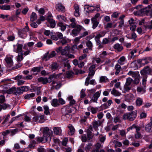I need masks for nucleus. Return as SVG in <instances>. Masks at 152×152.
Listing matches in <instances>:
<instances>
[{"instance_id":"obj_42","label":"nucleus","mask_w":152,"mask_h":152,"mask_svg":"<svg viewBox=\"0 0 152 152\" xmlns=\"http://www.w3.org/2000/svg\"><path fill=\"white\" fill-rule=\"evenodd\" d=\"M34 91L36 92L37 95H39L40 93V88L36 86H34L33 88Z\"/></svg>"},{"instance_id":"obj_4","label":"nucleus","mask_w":152,"mask_h":152,"mask_svg":"<svg viewBox=\"0 0 152 152\" xmlns=\"http://www.w3.org/2000/svg\"><path fill=\"white\" fill-rule=\"evenodd\" d=\"M81 30L85 31V29L82 26L79 25H76V28L72 30V34L74 36H76L79 34Z\"/></svg>"},{"instance_id":"obj_62","label":"nucleus","mask_w":152,"mask_h":152,"mask_svg":"<svg viewBox=\"0 0 152 152\" xmlns=\"http://www.w3.org/2000/svg\"><path fill=\"white\" fill-rule=\"evenodd\" d=\"M114 142L115 143V148H116L117 146L120 147L122 146V143L120 142L115 140L114 141Z\"/></svg>"},{"instance_id":"obj_52","label":"nucleus","mask_w":152,"mask_h":152,"mask_svg":"<svg viewBox=\"0 0 152 152\" xmlns=\"http://www.w3.org/2000/svg\"><path fill=\"white\" fill-rule=\"evenodd\" d=\"M145 28L149 29H152V20L150 22L148 23L145 26Z\"/></svg>"},{"instance_id":"obj_43","label":"nucleus","mask_w":152,"mask_h":152,"mask_svg":"<svg viewBox=\"0 0 152 152\" xmlns=\"http://www.w3.org/2000/svg\"><path fill=\"white\" fill-rule=\"evenodd\" d=\"M37 19L36 14L34 12H32L30 17V20L34 21Z\"/></svg>"},{"instance_id":"obj_35","label":"nucleus","mask_w":152,"mask_h":152,"mask_svg":"<svg viewBox=\"0 0 152 152\" xmlns=\"http://www.w3.org/2000/svg\"><path fill=\"white\" fill-rule=\"evenodd\" d=\"M111 94L114 95L115 96H119L121 95V93L115 89V88H113L111 91Z\"/></svg>"},{"instance_id":"obj_49","label":"nucleus","mask_w":152,"mask_h":152,"mask_svg":"<svg viewBox=\"0 0 152 152\" xmlns=\"http://www.w3.org/2000/svg\"><path fill=\"white\" fill-rule=\"evenodd\" d=\"M32 121L34 122H38L39 123H41L42 122L39 119V118H38V115H37V116H34L32 119Z\"/></svg>"},{"instance_id":"obj_40","label":"nucleus","mask_w":152,"mask_h":152,"mask_svg":"<svg viewBox=\"0 0 152 152\" xmlns=\"http://www.w3.org/2000/svg\"><path fill=\"white\" fill-rule=\"evenodd\" d=\"M145 11V12H146L152 13V4L146 7Z\"/></svg>"},{"instance_id":"obj_3","label":"nucleus","mask_w":152,"mask_h":152,"mask_svg":"<svg viewBox=\"0 0 152 152\" xmlns=\"http://www.w3.org/2000/svg\"><path fill=\"white\" fill-rule=\"evenodd\" d=\"M13 57V55H7L4 59L6 63L7 66L9 67H10L13 65V62L12 58Z\"/></svg>"},{"instance_id":"obj_1","label":"nucleus","mask_w":152,"mask_h":152,"mask_svg":"<svg viewBox=\"0 0 152 152\" xmlns=\"http://www.w3.org/2000/svg\"><path fill=\"white\" fill-rule=\"evenodd\" d=\"M137 112L134 110L131 113H126L124 115L123 118L124 120L127 119L129 121H133L137 116Z\"/></svg>"},{"instance_id":"obj_13","label":"nucleus","mask_w":152,"mask_h":152,"mask_svg":"<svg viewBox=\"0 0 152 152\" xmlns=\"http://www.w3.org/2000/svg\"><path fill=\"white\" fill-rule=\"evenodd\" d=\"M56 9L58 11L62 12H64L65 10V7L61 3H58L56 5Z\"/></svg>"},{"instance_id":"obj_59","label":"nucleus","mask_w":152,"mask_h":152,"mask_svg":"<svg viewBox=\"0 0 152 152\" xmlns=\"http://www.w3.org/2000/svg\"><path fill=\"white\" fill-rule=\"evenodd\" d=\"M20 31H22L23 32H24L26 33L27 32L29 31V28L28 26H26L25 27L22 29L19 30Z\"/></svg>"},{"instance_id":"obj_61","label":"nucleus","mask_w":152,"mask_h":152,"mask_svg":"<svg viewBox=\"0 0 152 152\" xmlns=\"http://www.w3.org/2000/svg\"><path fill=\"white\" fill-rule=\"evenodd\" d=\"M40 71V67H34L32 69L31 71L33 72H39Z\"/></svg>"},{"instance_id":"obj_9","label":"nucleus","mask_w":152,"mask_h":152,"mask_svg":"<svg viewBox=\"0 0 152 152\" xmlns=\"http://www.w3.org/2000/svg\"><path fill=\"white\" fill-rule=\"evenodd\" d=\"M52 132V131L50 130L48 127H45L44 128L43 136L48 140V138H50V136Z\"/></svg>"},{"instance_id":"obj_47","label":"nucleus","mask_w":152,"mask_h":152,"mask_svg":"<svg viewBox=\"0 0 152 152\" xmlns=\"http://www.w3.org/2000/svg\"><path fill=\"white\" fill-rule=\"evenodd\" d=\"M15 91V87H12L11 88L8 89L7 91V94H10L13 93L14 94V92Z\"/></svg>"},{"instance_id":"obj_37","label":"nucleus","mask_w":152,"mask_h":152,"mask_svg":"<svg viewBox=\"0 0 152 152\" xmlns=\"http://www.w3.org/2000/svg\"><path fill=\"white\" fill-rule=\"evenodd\" d=\"M54 133L57 135H59L61 133V130L60 128L56 127L53 129Z\"/></svg>"},{"instance_id":"obj_10","label":"nucleus","mask_w":152,"mask_h":152,"mask_svg":"<svg viewBox=\"0 0 152 152\" xmlns=\"http://www.w3.org/2000/svg\"><path fill=\"white\" fill-rule=\"evenodd\" d=\"M101 90H99L96 92L91 98V100L94 102L97 103V100L100 97Z\"/></svg>"},{"instance_id":"obj_12","label":"nucleus","mask_w":152,"mask_h":152,"mask_svg":"<svg viewBox=\"0 0 152 152\" xmlns=\"http://www.w3.org/2000/svg\"><path fill=\"white\" fill-rule=\"evenodd\" d=\"M151 121L148 123L145 127V130L147 132H151L152 131V118H151Z\"/></svg>"},{"instance_id":"obj_39","label":"nucleus","mask_w":152,"mask_h":152,"mask_svg":"<svg viewBox=\"0 0 152 152\" xmlns=\"http://www.w3.org/2000/svg\"><path fill=\"white\" fill-rule=\"evenodd\" d=\"M126 60V58L124 56L121 57L118 60V62L121 65H123L124 64V62Z\"/></svg>"},{"instance_id":"obj_14","label":"nucleus","mask_w":152,"mask_h":152,"mask_svg":"<svg viewBox=\"0 0 152 152\" xmlns=\"http://www.w3.org/2000/svg\"><path fill=\"white\" fill-rule=\"evenodd\" d=\"M74 8L75 11L74 12L75 16L76 17L80 16L79 8L77 4H75L74 6Z\"/></svg>"},{"instance_id":"obj_28","label":"nucleus","mask_w":152,"mask_h":152,"mask_svg":"<svg viewBox=\"0 0 152 152\" xmlns=\"http://www.w3.org/2000/svg\"><path fill=\"white\" fill-rule=\"evenodd\" d=\"M21 31L18 30V34L19 36L22 39H25L27 37V34L26 33L23 32Z\"/></svg>"},{"instance_id":"obj_18","label":"nucleus","mask_w":152,"mask_h":152,"mask_svg":"<svg viewBox=\"0 0 152 152\" xmlns=\"http://www.w3.org/2000/svg\"><path fill=\"white\" fill-rule=\"evenodd\" d=\"M91 21L93 25L92 28L93 29H95L98 26L99 23V21L96 18H92L91 19Z\"/></svg>"},{"instance_id":"obj_8","label":"nucleus","mask_w":152,"mask_h":152,"mask_svg":"<svg viewBox=\"0 0 152 152\" xmlns=\"http://www.w3.org/2000/svg\"><path fill=\"white\" fill-rule=\"evenodd\" d=\"M61 111L62 113L65 116L69 115L68 113H69L72 112L70 106H64L61 108Z\"/></svg>"},{"instance_id":"obj_58","label":"nucleus","mask_w":152,"mask_h":152,"mask_svg":"<svg viewBox=\"0 0 152 152\" xmlns=\"http://www.w3.org/2000/svg\"><path fill=\"white\" fill-rule=\"evenodd\" d=\"M92 145L91 143H89L85 147V150L87 152H88L90 149L91 148V146Z\"/></svg>"},{"instance_id":"obj_24","label":"nucleus","mask_w":152,"mask_h":152,"mask_svg":"<svg viewBox=\"0 0 152 152\" xmlns=\"http://www.w3.org/2000/svg\"><path fill=\"white\" fill-rule=\"evenodd\" d=\"M135 8L137 9L138 10V11L141 13H142L146 11V7L145 8L142 7V6L140 5L137 6Z\"/></svg>"},{"instance_id":"obj_21","label":"nucleus","mask_w":152,"mask_h":152,"mask_svg":"<svg viewBox=\"0 0 152 152\" xmlns=\"http://www.w3.org/2000/svg\"><path fill=\"white\" fill-rule=\"evenodd\" d=\"M58 67V65L56 62L52 63L50 66V68L52 71H54L57 70Z\"/></svg>"},{"instance_id":"obj_36","label":"nucleus","mask_w":152,"mask_h":152,"mask_svg":"<svg viewBox=\"0 0 152 152\" xmlns=\"http://www.w3.org/2000/svg\"><path fill=\"white\" fill-rule=\"evenodd\" d=\"M115 68L116 70L115 74L116 75H118L121 71V67L119 65L117 64L115 65Z\"/></svg>"},{"instance_id":"obj_53","label":"nucleus","mask_w":152,"mask_h":152,"mask_svg":"<svg viewBox=\"0 0 152 152\" xmlns=\"http://www.w3.org/2000/svg\"><path fill=\"white\" fill-rule=\"evenodd\" d=\"M107 55V53L106 51H104L100 54L99 56L102 58L103 59L106 57Z\"/></svg>"},{"instance_id":"obj_22","label":"nucleus","mask_w":152,"mask_h":152,"mask_svg":"<svg viewBox=\"0 0 152 152\" xmlns=\"http://www.w3.org/2000/svg\"><path fill=\"white\" fill-rule=\"evenodd\" d=\"M52 88H55L56 89H59L61 87V85L60 83H58L55 81H53L52 82Z\"/></svg>"},{"instance_id":"obj_38","label":"nucleus","mask_w":152,"mask_h":152,"mask_svg":"<svg viewBox=\"0 0 152 152\" xmlns=\"http://www.w3.org/2000/svg\"><path fill=\"white\" fill-rule=\"evenodd\" d=\"M68 127L70 130V134L72 135L74 133L75 131V129L74 127L72 124H69L68 126Z\"/></svg>"},{"instance_id":"obj_34","label":"nucleus","mask_w":152,"mask_h":152,"mask_svg":"<svg viewBox=\"0 0 152 152\" xmlns=\"http://www.w3.org/2000/svg\"><path fill=\"white\" fill-rule=\"evenodd\" d=\"M88 110L90 111L92 114H94L96 113L98 110V108L97 107H88Z\"/></svg>"},{"instance_id":"obj_51","label":"nucleus","mask_w":152,"mask_h":152,"mask_svg":"<svg viewBox=\"0 0 152 152\" xmlns=\"http://www.w3.org/2000/svg\"><path fill=\"white\" fill-rule=\"evenodd\" d=\"M133 81V80L131 78L128 77L126 79V81L125 84L130 86Z\"/></svg>"},{"instance_id":"obj_50","label":"nucleus","mask_w":152,"mask_h":152,"mask_svg":"<svg viewBox=\"0 0 152 152\" xmlns=\"http://www.w3.org/2000/svg\"><path fill=\"white\" fill-rule=\"evenodd\" d=\"M131 87L130 85L125 84L124 86V91L126 92H128L131 89Z\"/></svg>"},{"instance_id":"obj_32","label":"nucleus","mask_w":152,"mask_h":152,"mask_svg":"<svg viewBox=\"0 0 152 152\" xmlns=\"http://www.w3.org/2000/svg\"><path fill=\"white\" fill-rule=\"evenodd\" d=\"M37 142L35 140H32L31 141L30 144L28 145V148H34L35 147V145L37 144Z\"/></svg>"},{"instance_id":"obj_26","label":"nucleus","mask_w":152,"mask_h":152,"mask_svg":"<svg viewBox=\"0 0 152 152\" xmlns=\"http://www.w3.org/2000/svg\"><path fill=\"white\" fill-rule=\"evenodd\" d=\"M68 39L66 37H64L63 38L61 41H58L56 43L57 44H59L61 43L62 45H64L68 42Z\"/></svg>"},{"instance_id":"obj_45","label":"nucleus","mask_w":152,"mask_h":152,"mask_svg":"<svg viewBox=\"0 0 152 152\" xmlns=\"http://www.w3.org/2000/svg\"><path fill=\"white\" fill-rule=\"evenodd\" d=\"M142 103V99L140 98H138L136 100V105L138 106L141 105Z\"/></svg>"},{"instance_id":"obj_11","label":"nucleus","mask_w":152,"mask_h":152,"mask_svg":"<svg viewBox=\"0 0 152 152\" xmlns=\"http://www.w3.org/2000/svg\"><path fill=\"white\" fill-rule=\"evenodd\" d=\"M38 81L39 82L42 83L43 84H45L47 83L51 82V80L49 77L48 78L46 77H40L38 79Z\"/></svg>"},{"instance_id":"obj_46","label":"nucleus","mask_w":152,"mask_h":152,"mask_svg":"<svg viewBox=\"0 0 152 152\" xmlns=\"http://www.w3.org/2000/svg\"><path fill=\"white\" fill-rule=\"evenodd\" d=\"M43 108L44 110V113L45 114L47 115L50 113L49 109L48 106L45 105L43 107Z\"/></svg>"},{"instance_id":"obj_60","label":"nucleus","mask_w":152,"mask_h":152,"mask_svg":"<svg viewBox=\"0 0 152 152\" xmlns=\"http://www.w3.org/2000/svg\"><path fill=\"white\" fill-rule=\"evenodd\" d=\"M73 74L74 73L72 71H68L66 72V77L69 78L72 77Z\"/></svg>"},{"instance_id":"obj_20","label":"nucleus","mask_w":152,"mask_h":152,"mask_svg":"<svg viewBox=\"0 0 152 152\" xmlns=\"http://www.w3.org/2000/svg\"><path fill=\"white\" fill-rule=\"evenodd\" d=\"M109 80L107 77L104 76H101L100 77L99 82L100 83H107L109 82Z\"/></svg>"},{"instance_id":"obj_29","label":"nucleus","mask_w":152,"mask_h":152,"mask_svg":"<svg viewBox=\"0 0 152 152\" xmlns=\"http://www.w3.org/2000/svg\"><path fill=\"white\" fill-rule=\"evenodd\" d=\"M87 135L88 140H90L93 138L94 134H92L91 131L88 129L87 131Z\"/></svg>"},{"instance_id":"obj_64","label":"nucleus","mask_w":152,"mask_h":152,"mask_svg":"<svg viewBox=\"0 0 152 152\" xmlns=\"http://www.w3.org/2000/svg\"><path fill=\"white\" fill-rule=\"evenodd\" d=\"M113 122L115 123H116L117 122L120 123L121 120L119 118V117L117 116L114 118Z\"/></svg>"},{"instance_id":"obj_31","label":"nucleus","mask_w":152,"mask_h":152,"mask_svg":"<svg viewBox=\"0 0 152 152\" xmlns=\"http://www.w3.org/2000/svg\"><path fill=\"white\" fill-rule=\"evenodd\" d=\"M23 52H21L20 53H18L17 57V61L18 63L20 62L23 60Z\"/></svg>"},{"instance_id":"obj_23","label":"nucleus","mask_w":152,"mask_h":152,"mask_svg":"<svg viewBox=\"0 0 152 152\" xmlns=\"http://www.w3.org/2000/svg\"><path fill=\"white\" fill-rule=\"evenodd\" d=\"M136 129V132H139V131H140L141 127L136 126L135 124H133L132 126L128 128V131H129L130 130H132L133 129Z\"/></svg>"},{"instance_id":"obj_41","label":"nucleus","mask_w":152,"mask_h":152,"mask_svg":"<svg viewBox=\"0 0 152 152\" xmlns=\"http://www.w3.org/2000/svg\"><path fill=\"white\" fill-rule=\"evenodd\" d=\"M20 12H19L18 10H17L16 12V15H13L9 19L12 20H14L15 19H17L18 18V15L20 14Z\"/></svg>"},{"instance_id":"obj_44","label":"nucleus","mask_w":152,"mask_h":152,"mask_svg":"<svg viewBox=\"0 0 152 152\" xmlns=\"http://www.w3.org/2000/svg\"><path fill=\"white\" fill-rule=\"evenodd\" d=\"M58 26L60 27L61 30L62 31H64L66 28V26L64 25L63 23L61 22H59L58 23Z\"/></svg>"},{"instance_id":"obj_33","label":"nucleus","mask_w":152,"mask_h":152,"mask_svg":"<svg viewBox=\"0 0 152 152\" xmlns=\"http://www.w3.org/2000/svg\"><path fill=\"white\" fill-rule=\"evenodd\" d=\"M47 21L49 23L51 27L53 28L55 27L56 22L52 18L49 19H48Z\"/></svg>"},{"instance_id":"obj_25","label":"nucleus","mask_w":152,"mask_h":152,"mask_svg":"<svg viewBox=\"0 0 152 152\" xmlns=\"http://www.w3.org/2000/svg\"><path fill=\"white\" fill-rule=\"evenodd\" d=\"M113 48L118 52H120L123 49V47L118 43L115 44L113 46Z\"/></svg>"},{"instance_id":"obj_6","label":"nucleus","mask_w":152,"mask_h":152,"mask_svg":"<svg viewBox=\"0 0 152 152\" xmlns=\"http://www.w3.org/2000/svg\"><path fill=\"white\" fill-rule=\"evenodd\" d=\"M23 45L22 44L17 43L15 45H13V51L16 53H20L23 52L22 48Z\"/></svg>"},{"instance_id":"obj_63","label":"nucleus","mask_w":152,"mask_h":152,"mask_svg":"<svg viewBox=\"0 0 152 152\" xmlns=\"http://www.w3.org/2000/svg\"><path fill=\"white\" fill-rule=\"evenodd\" d=\"M136 24H131L130 25V28L131 30L132 31H134L135 30L136 26Z\"/></svg>"},{"instance_id":"obj_30","label":"nucleus","mask_w":152,"mask_h":152,"mask_svg":"<svg viewBox=\"0 0 152 152\" xmlns=\"http://www.w3.org/2000/svg\"><path fill=\"white\" fill-rule=\"evenodd\" d=\"M37 142H42L43 141H45L46 142L48 141V140L46 138L44 137L43 136L42 137H36Z\"/></svg>"},{"instance_id":"obj_19","label":"nucleus","mask_w":152,"mask_h":152,"mask_svg":"<svg viewBox=\"0 0 152 152\" xmlns=\"http://www.w3.org/2000/svg\"><path fill=\"white\" fill-rule=\"evenodd\" d=\"M125 100L127 102H130L134 98V95L132 94H129L126 95L125 96Z\"/></svg>"},{"instance_id":"obj_16","label":"nucleus","mask_w":152,"mask_h":152,"mask_svg":"<svg viewBox=\"0 0 152 152\" xmlns=\"http://www.w3.org/2000/svg\"><path fill=\"white\" fill-rule=\"evenodd\" d=\"M149 66H147L144 68L140 72L141 74L143 75H147V74H148V71L149 70Z\"/></svg>"},{"instance_id":"obj_7","label":"nucleus","mask_w":152,"mask_h":152,"mask_svg":"<svg viewBox=\"0 0 152 152\" xmlns=\"http://www.w3.org/2000/svg\"><path fill=\"white\" fill-rule=\"evenodd\" d=\"M90 72L87 77L86 78V81L85 83V85L88 86L89 84V81L90 79H91L94 75L95 73V70H89Z\"/></svg>"},{"instance_id":"obj_2","label":"nucleus","mask_w":152,"mask_h":152,"mask_svg":"<svg viewBox=\"0 0 152 152\" xmlns=\"http://www.w3.org/2000/svg\"><path fill=\"white\" fill-rule=\"evenodd\" d=\"M29 87L27 86H22L20 87L16 88L15 87L14 95L19 96L23 94L24 92H26L29 88Z\"/></svg>"},{"instance_id":"obj_55","label":"nucleus","mask_w":152,"mask_h":152,"mask_svg":"<svg viewBox=\"0 0 152 152\" xmlns=\"http://www.w3.org/2000/svg\"><path fill=\"white\" fill-rule=\"evenodd\" d=\"M0 8L3 10H9L10 7V5H3L0 7Z\"/></svg>"},{"instance_id":"obj_17","label":"nucleus","mask_w":152,"mask_h":152,"mask_svg":"<svg viewBox=\"0 0 152 152\" xmlns=\"http://www.w3.org/2000/svg\"><path fill=\"white\" fill-rule=\"evenodd\" d=\"M127 75L131 76L134 78H136L137 77H138L139 76L138 72H134L132 71H129V72L127 74Z\"/></svg>"},{"instance_id":"obj_48","label":"nucleus","mask_w":152,"mask_h":152,"mask_svg":"<svg viewBox=\"0 0 152 152\" xmlns=\"http://www.w3.org/2000/svg\"><path fill=\"white\" fill-rule=\"evenodd\" d=\"M35 96V94L33 93H32L26 95L24 96V98L25 99H29L30 98L34 97Z\"/></svg>"},{"instance_id":"obj_27","label":"nucleus","mask_w":152,"mask_h":152,"mask_svg":"<svg viewBox=\"0 0 152 152\" xmlns=\"http://www.w3.org/2000/svg\"><path fill=\"white\" fill-rule=\"evenodd\" d=\"M52 105L54 107H56L59 106L60 105L59 103L58 102L57 99H54L52 100L51 102Z\"/></svg>"},{"instance_id":"obj_15","label":"nucleus","mask_w":152,"mask_h":152,"mask_svg":"<svg viewBox=\"0 0 152 152\" xmlns=\"http://www.w3.org/2000/svg\"><path fill=\"white\" fill-rule=\"evenodd\" d=\"M92 125L95 131L98 130V127L100 126V121H94L92 122Z\"/></svg>"},{"instance_id":"obj_57","label":"nucleus","mask_w":152,"mask_h":152,"mask_svg":"<svg viewBox=\"0 0 152 152\" xmlns=\"http://www.w3.org/2000/svg\"><path fill=\"white\" fill-rule=\"evenodd\" d=\"M111 91V89H106L103 93V95L104 96H108Z\"/></svg>"},{"instance_id":"obj_5","label":"nucleus","mask_w":152,"mask_h":152,"mask_svg":"<svg viewBox=\"0 0 152 152\" xmlns=\"http://www.w3.org/2000/svg\"><path fill=\"white\" fill-rule=\"evenodd\" d=\"M151 59L149 57H146L137 60L138 63L140 64L141 66H144L148 64L149 63V61H150Z\"/></svg>"},{"instance_id":"obj_54","label":"nucleus","mask_w":152,"mask_h":152,"mask_svg":"<svg viewBox=\"0 0 152 152\" xmlns=\"http://www.w3.org/2000/svg\"><path fill=\"white\" fill-rule=\"evenodd\" d=\"M86 89H82L80 92V97L81 98H83L84 97L86 96V95L85 93V91Z\"/></svg>"},{"instance_id":"obj_56","label":"nucleus","mask_w":152,"mask_h":152,"mask_svg":"<svg viewBox=\"0 0 152 152\" xmlns=\"http://www.w3.org/2000/svg\"><path fill=\"white\" fill-rule=\"evenodd\" d=\"M100 10L99 8V5H97V7H95V8H90V9L88 11H89L90 12H92L96 10L97 11H98Z\"/></svg>"}]
</instances>
